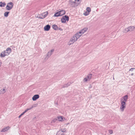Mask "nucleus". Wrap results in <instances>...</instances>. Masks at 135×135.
<instances>
[{
  "label": "nucleus",
  "mask_w": 135,
  "mask_h": 135,
  "mask_svg": "<svg viewBox=\"0 0 135 135\" xmlns=\"http://www.w3.org/2000/svg\"><path fill=\"white\" fill-rule=\"evenodd\" d=\"M108 131H109V133L110 134H112L113 133V131L112 130H109Z\"/></svg>",
  "instance_id": "nucleus-28"
},
{
  "label": "nucleus",
  "mask_w": 135,
  "mask_h": 135,
  "mask_svg": "<svg viewBox=\"0 0 135 135\" xmlns=\"http://www.w3.org/2000/svg\"><path fill=\"white\" fill-rule=\"evenodd\" d=\"M128 95H126L122 97L120 99V110L123 112L126 107V102L128 99Z\"/></svg>",
  "instance_id": "nucleus-2"
},
{
  "label": "nucleus",
  "mask_w": 135,
  "mask_h": 135,
  "mask_svg": "<svg viewBox=\"0 0 135 135\" xmlns=\"http://www.w3.org/2000/svg\"><path fill=\"white\" fill-rule=\"evenodd\" d=\"M134 69H135L134 68H132L129 69V71H133V70Z\"/></svg>",
  "instance_id": "nucleus-31"
},
{
  "label": "nucleus",
  "mask_w": 135,
  "mask_h": 135,
  "mask_svg": "<svg viewBox=\"0 0 135 135\" xmlns=\"http://www.w3.org/2000/svg\"><path fill=\"white\" fill-rule=\"evenodd\" d=\"M39 98V95L38 94L34 95L32 97V99L33 101H35Z\"/></svg>",
  "instance_id": "nucleus-11"
},
{
  "label": "nucleus",
  "mask_w": 135,
  "mask_h": 135,
  "mask_svg": "<svg viewBox=\"0 0 135 135\" xmlns=\"http://www.w3.org/2000/svg\"><path fill=\"white\" fill-rule=\"evenodd\" d=\"M57 118L59 121L62 122L65 119V118L62 116H59L57 117Z\"/></svg>",
  "instance_id": "nucleus-13"
},
{
  "label": "nucleus",
  "mask_w": 135,
  "mask_h": 135,
  "mask_svg": "<svg viewBox=\"0 0 135 135\" xmlns=\"http://www.w3.org/2000/svg\"><path fill=\"white\" fill-rule=\"evenodd\" d=\"M86 11L90 13L91 11V8L89 7H87L86 9Z\"/></svg>",
  "instance_id": "nucleus-22"
},
{
  "label": "nucleus",
  "mask_w": 135,
  "mask_h": 135,
  "mask_svg": "<svg viewBox=\"0 0 135 135\" xmlns=\"http://www.w3.org/2000/svg\"><path fill=\"white\" fill-rule=\"evenodd\" d=\"M24 113L23 112L20 115L19 117H18V118H20L21 117L22 115H23V114H24Z\"/></svg>",
  "instance_id": "nucleus-30"
},
{
  "label": "nucleus",
  "mask_w": 135,
  "mask_h": 135,
  "mask_svg": "<svg viewBox=\"0 0 135 135\" xmlns=\"http://www.w3.org/2000/svg\"><path fill=\"white\" fill-rule=\"evenodd\" d=\"M6 5V3L5 2H0V7H4Z\"/></svg>",
  "instance_id": "nucleus-18"
},
{
  "label": "nucleus",
  "mask_w": 135,
  "mask_h": 135,
  "mask_svg": "<svg viewBox=\"0 0 135 135\" xmlns=\"http://www.w3.org/2000/svg\"><path fill=\"white\" fill-rule=\"evenodd\" d=\"M54 51V49H52L50 51H49L48 52L47 55L50 57Z\"/></svg>",
  "instance_id": "nucleus-12"
},
{
  "label": "nucleus",
  "mask_w": 135,
  "mask_h": 135,
  "mask_svg": "<svg viewBox=\"0 0 135 135\" xmlns=\"http://www.w3.org/2000/svg\"><path fill=\"white\" fill-rule=\"evenodd\" d=\"M6 90L5 88H3V89L0 90V92L1 94H3L6 92Z\"/></svg>",
  "instance_id": "nucleus-17"
},
{
  "label": "nucleus",
  "mask_w": 135,
  "mask_h": 135,
  "mask_svg": "<svg viewBox=\"0 0 135 135\" xmlns=\"http://www.w3.org/2000/svg\"><path fill=\"white\" fill-rule=\"evenodd\" d=\"M87 28H85L81 30L79 32L76 33L70 39L68 43V45L70 46L73 44L83 34L86 32L88 30Z\"/></svg>",
  "instance_id": "nucleus-1"
},
{
  "label": "nucleus",
  "mask_w": 135,
  "mask_h": 135,
  "mask_svg": "<svg viewBox=\"0 0 135 135\" xmlns=\"http://www.w3.org/2000/svg\"><path fill=\"white\" fill-rule=\"evenodd\" d=\"M134 3L135 4V0H134Z\"/></svg>",
  "instance_id": "nucleus-39"
},
{
  "label": "nucleus",
  "mask_w": 135,
  "mask_h": 135,
  "mask_svg": "<svg viewBox=\"0 0 135 135\" xmlns=\"http://www.w3.org/2000/svg\"><path fill=\"white\" fill-rule=\"evenodd\" d=\"M113 80H114V77H113Z\"/></svg>",
  "instance_id": "nucleus-38"
},
{
  "label": "nucleus",
  "mask_w": 135,
  "mask_h": 135,
  "mask_svg": "<svg viewBox=\"0 0 135 135\" xmlns=\"http://www.w3.org/2000/svg\"><path fill=\"white\" fill-rule=\"evenodd\" d=\"M129 32V31L128 27L125 28L123 30V32L124 33H127Z\"/></svg>",
  "instance_id": "nucleus-16"
},
{
  "label": "nucleus",
  "mask_w": 135,
  "mask_h": 135,
  "mask_svg": "<svg viewBox=\"0 0 135 135\" xmlns=\"http://www.w3.org/2000/svg\"><path fill=\"white\" fill-rule=\"evenodd\" d=\"M69 18L67 15L63 16L61 19V22L62 23H65L66 21H68L69 20Z\"/></svg>",
  "instance_id": "nucleus-6"
},
{
  "label": "nucleus",
  "mask_w": 135,
  "mask_h": 135,
  "mask_svg": "<svg viewBox=\"0 0 135 135\" xmlns=\"http://www.w3.org/2000/svg\"><path fill=\"white\" fill-rule=\"evenodd\" d=\"M2 64V62L1 61H0V67H1Z\"/></svg>",
  "instance_id": "nucleus-35"
},
{
  "label": "nucleus",
  "mask_w": 135,
  "mask_h": 135,
  "mask_svg": "<svg viewBox=\"0 0 135 135\" xmlns=\"http://www.w3.org/2000/svg\"><path fill=\"white\" fill-rule=\"evenodd\" d=\"M133 74H134L133 73H132V74H131V76H133Z\"/></svg>",
  "instance_id": "nucleus-36"
},
{
  "label": "nucleus",
  "mask_w": 135,
  "mask_h": 135,
  "mask_svg": "<svg viewBox=\"0 0 135 135\" xmlns=\"http://www.w3.org/2000/svg\"><path fill=\"white\" fill-rule=\"evenodd\" d=\"M48 14V12L46 11L41 13L40 15L42 16V17H43L44 18L47 16Z\"/></svg>",
  "instance_id": "nucleus-10"
},
{
  "label": "nucleus",
  "mask_w": 135,
  "mask_h": 135,
  "mask_svg": "<svg viewBox=\"0 0 135 135\" xmlns=\"http://www.w3.org/2000/svg\"><path fill=\"white\" fill-rule=\"evenodd\" d=\"M35 106H32V107H30L29 108H27L28 110H31L32 108H33V107H35Z\"/></svg>",
  "instance_id": "nucleus-29"
},
{
  "label": "nucleus",
  "mask_w": 135,
  "mask_h": 135,
  "mask_svg": "<svg viewBox=\"0 0 135 135\" xmlns=\"http://www.w3.org/2000/svg\"><path fill=\"white\" fill-rule=\"evenodd\" d=\"M28 110L27 109H26L25 110V111L23 112L25 114V113H26V112H27Z\"/></svg>",
  "instance_id": "nucleus-32"
},
{
  "label": "nucleus",
  "mask_w": 135,
  "mask_h": 135,
  "mask_svg": "<svg viewBox=\"0 0 135 135\" xmlns=\"http://www.w3.org/2000/svg\"><path fill=\"white\" fill-rule=\"evenodd\" d=\"M50 28V26L49 25H47L45 26L44 28V30L45 31H49Z\"/></svg>",
  "instance_id": "nucleus-14"
},
{
  "label": "nucleus",
  "mask_w": 135,
  "mask_h": 135,
  "mask_svg": "<svg viewBox=\"0 0 135 135\" xmlns=\"http://www.w3.org/2000/svg\"><path fill=\"white\" fill-rule=\"evenodd\" d=\"M52 28L55 30H56L57 29V26L55 25H54L52 26Z\"/></svg>",
  "instance_id": "nucleus-23"
},
{
  "label": "nucleus",
  "mask_w": 135,
  "mask_h": 135,
  "mask_svg": "<svg viewBox=\"0 0 135 135\" xmlns=\"http://www.w3.org/2000/svg\"><path fill=\"white\" fill-rule=\"evenodd\" d=\"M68 86L67 85V84H65L64 85V86H63V87H67Z\"/></svg>",
  "instance_id": "nucleus-34"
},
{
  "label": "nucleus",
  "mask_w": 135,
  "mask_h": 135,
  "mask_svg": "<svg viewBox=\"0 0 135 135\" xmlns=\"http://www.w3.org/2000/svg\"><path fill=\"white\" fill-rule=\"evenodd\" d=\"M11 52V49L9 47H8L6 50H4L1 52L0 56L1 57H4L5 56L8 55Z\"/></svg>",
  "instance_id": "nucleus-4"
},
{
  "label": "nucleus",
  "mask_w": 135,
  "mask_h": 135,
  "mask_svg": "<svg viewBox=\"0 0 135 135\" xmlns=\"http://www.w3.org/2000/svg\"><path fill=\"white\" fill-rule=\"evenodd\" d=\"M91 74H89L88 75L86 78L83 79V81L84 82H86L88 81H89L91 79Z\"/></svg>",
  "instance_id": "nucleus-7"
},
{
  "label": "nucleus",
  "mask_w": 135,
  "mask_h": 135,
  "mask_svg": "<svg viewBox=\"0 0 135 135\" xmlns=\"http://www.w3.org/2000/svg\"><path fill=\"white\" fill-rule=\"evenodd\" d=\"M62 132V133H66V130L65 128H61L60 129L59 131H58V132Z\"/></svg>",
  "instance_id": "nucleus-15"
},
{
  "label": "nucleus",
  "mask_w": 135,
  "mask_h": 135,
  "mask_svg": "<svg viewBox=\"0 0 135 135\" xmlns=\"http://www.w3.org/2000/svg\"><path fill=\"white\" fill-rule=\"evenodd\" d=\"M50 57L49 56L47 55L45 56V58H44V60H47V59H49V58Z\"/></svg>",
  "instance_id": "nucleus-26"
},
{
  "label": "nucleus",
  "mask_w": 135,
  "mask_h": 135,
  "mask_svg": "<svg viewBox=\"0 0 135 135\" xmlns=\"http://www.w3.org/2000/svg\"><path fill=\"white\" fill-rule=\"evenodd\" d=\"M9 13V12H5L4 13V16L5 17H7L8 16V14Z\"/></svg>",
  "instance_id": "nucleus-20"
},
{
  "label": "nucleus",
  "mask_w": 135,
  "mask_h": 135,
  "mask_svg": "<svg viewBox=\"0 0 135 135\" xmlns=\"http://www.w3.org/2000/svg\"><path fill=\"white\" fill-rule=\"evenodd\" d=\"M13 3L12 2H10L7 3L6 8L7 10L9 11L13 8Z\"/></svg>",
  "instance_id": "nucleus-5"
},
{
  "label": "nucleus",
  "mask_w": 135,
  "mask_h": 135,
  "mask_svg": "<svg viewBox=\"0 0 135 135\" xmlns=\"http://www.w3.org/2000/svg\"><path fill=\"white\" fill-rule=\"evenodd\" d=\"M61 16L59 11L56 13L54 15V17H57L58 16Z\"/></svg>",
  "instance_id": "nucleus-21"
},
{
  "label": "nucleus",
  "mask_w": 135,
  "mask_h": 135,
  "mask_svg": "<svg viewBox=\"0 0 135 135\" xmlns=\"http://www.w3.org/2000/svg\"><path fill=\"white\" fill-rule=\"evenodd\" d=\"M82 0H69V4L71 8H76L80 4Z\"/></svg>",
  "instance_id": "nucleus-3"
},
{
  "label": "nucleus",
  "mask_w": 135,
  "mask_h": 135,
  "mask_svg": "<svg viewBox=\"0 0 135 135\" xmlns=\"http://www.w3.org/2000/svg\"><path fill=\"white\" fill-rule=\"evenodd\" d=\"M57 119L56 118H55L54 119L52 120L51 122V123H53L55 122L57 120Z\"/></svg>",
  "instance_id": "nucleus-25"
},
{
  "label": "nucleus",
  "mask_w": 135,
  "mask_h": 135,
  "mask_svg": "<svg viewBox=\"0 0 135 135\" xmlns=\"http://www.w3.org/2000/svg\"><path fill=\"white\" fill-rule=\"evenodd\" d=\"M89 14V13L87 11H86L83 13V15L85 16L88 15Z\"/></svg>",
  "instance_id": "nucleus-24"
},
{
  "label": "nucleus",
  "mask_w": 135,
  "mask_h": 135,
  "mask_svg": "<svg viewBox=\"0 0 135 135\" xmlns=\"http://www.w3.org/2000/svg\"><path fill=\"white\" fill-rule=\"evenodd\" d=\"M60 16L64 15L65 13V11L64 10H62L59 11Z\"/></svg>",
  "instance_id": "nucleus-19"
},
{
  "label": "nucleus",
  "mask_w": 135,
  "mask_h": 135,
  "mask_svg": "<svg viewBox=\"0 0 135 135\" xmlns=\"http://www.w3.org/2000/svg\"><path fill=\"white\" fill-rule=\"evenodd\" d=\"M69 124V123H67L66 124L67 125H68Z\"/></svg>",
  "instance_id": "nucleus-37"
},
{
  "label": "nucleus",
  "mask_w": 135,
  "mask_h": 135,
  "mask_svg": "<svg viewBox=\"0 0 135 135\" xmlns=\"http://www.w3.org/2000/svg\"><path fill=\"white\" fill-rule=\"evenodd\" d=\"M39 15H38L37 16H36V17L37 18H39L41 19H44V17H40L39 16Z\"/></svg>",
  "instance_id": "nucleus-27"
},
{
  "label": "nucleus",
  "mask_w": 135,
  "mask_h": 135,
  "mask_svg": "<svg viewBox=\"0 0 135 135\" xmlns=\"http://www.w3.org/2000/svg\"><path fill=\"white\" fill-rule=\"evenodd\" d=\"M64 133H62L60 135H66Z\"/></svg>",
  "instance_id": "nucleus-33"
},
{
  "label": "nucleus",
  "mask_w": 135,
  "mask_h": 135,
  "mask_svg": "<svg viewBox=\"0 0 135 135\" xmlns=\"http://www.w3.org/2000/svg\"><path fill=\"white\" fill-rule=\"evenodd\" d=\"M10 128V127L9 126L7 127L2 129L1 132H4L8 131Z\"/></svg>",
  "instance_id": "nucleus-9"
},
{
  "label": "nucleus",
  "mask_w": 135,
  "mask_h": 135,
  "mask_svg": "<svg viewBox=\"0 0 135 135\" xmlns=\"http://www.w3.org/2000/svg\"><path fill=\"white\" fill-rule=\"evenodd\" d=\"M129 32L134 31L135 28V27L134 26H129L128 27Z\"/></svg>",
  "instance_id": "nucleus-8"
}]
</instances>
